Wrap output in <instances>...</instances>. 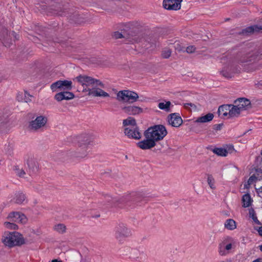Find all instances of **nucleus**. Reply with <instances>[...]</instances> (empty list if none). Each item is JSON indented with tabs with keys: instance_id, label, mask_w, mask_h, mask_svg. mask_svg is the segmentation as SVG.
<instances>
[{
	"instance_id": "c03bdc74",
	"label": "nucleus",
	"mask_w": 262,
	"mask_h": 262,
	"mask_svg": "<svg viewBox=\"0 0 262 262\" xmlns=\"http://www.w3.org/2000/svg\"><path fill=\"white\" fill-rule=\"evenodd\" d=\"M257 231L258 232L259 234L261 236H262V227H259Z\"/></svg>"
},
{
	"instance_id": "39448f33",
	"label": "nucleus",
	"mask_w": 262,
	"mask_h": 262,
	"mask_svg": "<svg viewBox=\"0 0 262 262\" xmlns=\"http://www.w3.org/2000/svg\"><path fill=\"white\" fill-rule=\"evenodd\" d=\"M138 94L132 91H120L117 94V99L120 102L127 103H133L138 101Z\"/></svg>"
},
{
	"instance_id": "f257e3e1",
	"label": "nucleus",
	"mask_w": 262,
	"mask_h": 262,
	"mask_svg": "<svg viewBox=\"0 0 262 262\" xmlns=\"http://www.w3.org/2000/svg\"><path fill=\"white\" fill-rule=\"evenodd\" d=\"M167 134L165 127L162 125H156L148 128L144 133L145 139L137 143L142 149H150L156 145L157 141L162 140Z\"/></svg>"
},
{
	"instance_id": "4c0bfd02",
	"label": "nucleus",
	"mask_w": 262,
	"mask_h": 262,
	"mask_svg": "<svg viewBox=\"0 0 262 262\" xmlns=\"http://www.w3.org/2000/svg\"><path fill=\"white\" fill-rule=\"evenodd\" d=\"M174 48L177 50L179 51H181L184 49V47L181 46L179 41H176L174 42Z\"/></svg>"
},
{
	"instance_id": "7ed1b4c3",
	"label": "nucleus",
	"mask_w": 262,
	"mask_h": 262,
	"mask_svg": "<svg viewBox=\"0 0 262 262\" xmlns=\"http://www.w3.org/2000/svg\"><path fill=\"white\" fill-rule=\"evenodd\" d=\"M71 139L75 142H77L78 145L80 147V150H83L81 153H79L76 156L80 158L86 157L89 152L88 146L91 145L92 142L93 137L89 135L84 134L73 137Z\"/></svg>"
},
{
	"instance_id": "a19ab883",
	"label": "nucleus",
	"mask_w": 262,
	"mask_h": 262,
	"mask_svg": "<svg viewBox=\"0 0 262 262\" xmlns=\"http://www.w3.org/2000/svg\"><path fill=\"white\" fill-rule=\"evenodd\" d=\"M16 173L20 177H23L25 174V171L23 169H19L16 170Z\"/></svg>"
},
{
	"instance_id": "b1692460",
	"label": "nucleus",
	"mask_w": 262,
	"mask_h": 262,
	"mask_svg": "<svg viewBox=\"0 0 262 262\" xmlns=\"http://www.w3.org/2000/svg\"><path fill=\"white\" fill-rule=\"evenodd\" d=\"M230 105L231 107H230L229 118H233L238 116L242 112L239 110L238 106H237L235 104H230Z\"/></svg>"
},
{
	"instance_id": "603ef678",
	"label": "nucleus",
	"mask_w": 262,
	"mask_h": 262,
	"mask_svg": "<svg viewBox=\"0 0 262 262\" xmlns=\"http://www.w3.org/2000/svg\"><path fill=\"white\" fill-rule=\"evenodd\" d=\"M2 79H3V78H2V77L0 75V82H1V81H2Z\"/></svg>"
},
{
	"instance_id": "6e6552de",
	"label": "nucleus",
	"mask_w": 262,
	"mask_h": 262,
	"mask_svg": "<svg viewBox=\"0 0 262 262\" xmlns=\"http://www.w3.org/2000/svg\"><path fill=\"white\" fill-rule=\"evenodd\" d=\"M53 92H64L70 91L72 88V82L70 80H58L51 85Z\"/></svg>"
},
{
	"instance_id": "7c9ffc66",
	"label": "nucleus",
	"mask_w": 262,
	"mask_h": 262,
	"mask_svg": "<svg viewBox=\"0 0 262 262\" xmlns=\"http://www.w3.org/2000/svg\"><path fill=\"white\" fill-rule=\"evenodd\" d=\"M249 216L251 217L253 221L257 225H260V222L257 219L255 212L253 209L250 208L249 210Z\"/></svg>"
},
{
	"instance_id": "58836bf2",
	"label": "nucleus",
	"mask_w": 262,
	"mask_h": 262,
	"mask_svg": "<svg viewBox=\"0 0 262 262\" xmlns=\"http://www.w3.org/2000/svg\"><path fill=\"white\" fill-rule=\"evenodd\" d=\"M195 51V48L193 46H189L187 47L186 49V51L188 53H193Z\"/></svg>"
},
{
	"instance_id": "de8ad7c7",
	"label": "nucleus",
	"mask_w": 262,
	"mask_h": 262,
	"mask_svg": "<svg viewBox=\"0 0 262 262\" xmlns=\"http://www.w3.org/2000/svg\"><path fill=\"white\" fill-rule=\"evenodd\" d=\"M52 262H62V261H58V260H56V259H54V260H53L52 261Z\"/></svg>"
},
{
	"instance_id": "79ce46f5",
	"label": "nucleus",
	"mask_w": 262,
	"mask_h": 262,
	"mask_svg": "<svg viewBox=\"0 0 262 262\" xmlns=\"http://www.w3.org/2000/svg\"><path fill=\"white\" fill-rule=\"evenodd\" d=\"M114 36L116 38H121L124 37V36L122 35V34L118 32H116L114 33Z\"/></svg>"
},
{
	"instance_id": "1a4fd4ad",
	"label": "nucleus",
	"mask_w": 262,
	"mask_h": 262,
	"mask_svg": "<svg viewBox=\"0 0 262 262\" xmlns=\"http://www.w3.org/2000/svg\"><path fill=\"white\" fill-rule=\"evenodd\" d=\"M48 121V118L43 115H39L29 123V128L31 130H37L45 126Z\"/></svg>"
},
{
	"instance_id": "49530a36",
	"label": "nucleus",
	"mask_w": 262,
	"mask_h": 262,
	"mask_svg": "<svg viewBox=\"0 0 262 262\" xmlns=\"http://www.w3.org/2000/svg\"><path fill=\"white\" fill-rule=\"evenodd\" d=\"M187 104V105H190V106H194V107H195L194 105V104H192V103H188V104Z\"/></svg>"
},
{
	"instance_id": "9b49d317",
	"label": "nucleus",
	"mask_w": 262,
	"mask_h": 262,
	"mask_svg": "<svg viewBox=\"0 0 262 262\" xmlns=\"http://www.w3.org/2000/svg\"><path fill=\"white\" fill-rule=\"evenodd\" d=\"M182 0H164L163 7L167 10H178L181 8Z\"/></svg>"
},
{
	"instance_id": "c9c22d12",
	"label": "nucleus",
	"mask_w": 262,
	"mask_h": 262,
	"mask_svg": "<svg viewBox=\"0 0 262 262\" xmlns=\"http://www.w3.org/2000/svg\"><path fill=\"white\" fill-rule=\"evenodd\" d=\"M257 180V178L255 175L251 176L248 180V184L250 185L256 182Z\"/></svg>"
},
{
	"instance_id": "ddd939ff",
	"label": "nucleus",
	"mask_w": 262,
	"mask_h": 262,
	"mask_svg": "<svg viewBox=\"0 0 262 262\" xmlns=\"http://www.w3.org/2000/svg\"><path fill=\"white\" fill-rule=\"evenodd\" d=\"M83 91L88 92L89 95H92L94 97H108L110 96L107 93L104 92L101 89L96 88V86H93L92 89L85 88L83 89Z\"/></svg>"
},
{
	"instance_id": "dca6fc26",
	"label": "nucleus",
	"mask_w": 262,
	"mask_h": 262,
	"mask_svg": "<svg viewBox=\"0 0 262 262\" xmlns=\"http://www.w3.org/2000/svg\"><path fill=\"white\" fill-rule=\"evenodd\" d=\"M8 219L12 222L25 224L27 221L26 216L20 212H11L8 216Z\"/></svg>"
},
{
	"instance_id": "8fccbe9b",
	"label": "nucleus",
	"mask_w": 262,
	"mask_h": 262,
	"mask_svg": "<svg viewBox=\"0 0 262 262\" xmlns=\"http://www.w3.org/2000/svg\"><path fill=\"white\" fill-rule=\"evenodd\" d=\"M259 249L261 251H262V245L259 246Z\"/></svg>"
},
{
	"instance_id": "9d476101",
	"label": "nucleus",
	"mask_w": 262,
	"mask_h": 262,
	"mask_svg": "<svg viewBox=\"0 0 262 262\" xmlns=\"http://www.w3.org/2000/svg\"><path fill=\"white\" fill-rule=\"evenodd\" d=\"M234 150V148L232 145H226L222 147H215L212 150L214 154L221 157H226L228 154H232Z\"/></svg>"
},
{
	"instance_id": "cd10ccee",
	"label": "nucleus",
	"mask_w": 262,
	"mask_h": 262,
	"mask_svg": "<svg viewBox=\"0 0 262 262\" xmlns=\"http://www.w3.org/2000/svg\"><path fill=\"white\" fill-rule=\"evenodd\" d=\"M54 229L58 233H63L66 232V227L64 224H58L54 226Z\"/></svg>"
},
{
	"instance_id": "09e8293b",
	"label": "nucleus",
	"mask_w": 262,
	"mask_h": 262,
	"mask_svg": "<svg viewBox=\"0 0 262 262\" xmlns=\"http://www.w3.org/2000/svg\"><path fill=\"white\" fill-rule=\"evenodd\" d=\"M259 192L262 193V186L259 189Z\"/></svg>"
},
{
	"instance_id": "a18cd8bd",
	"label": "nucleus",
	"mask_w": 262,
	"mask_h": 262,
	"mask_svg": "<svg viewBox=\"0 0 262 262\" xmlns=\"http://www.w3.org/2000/svg\"><path fill=\"white\" fill-rule=\"evenodd\" d=\"M262 261V259L261 258H257L255 260H254V261H253L252 262H261Z\"/></svg>"
},
{
	"instance_id": "5701e85b",
	"label": "nucleus",
	"mask_w": 262,
	"mask_h": 262,
	"mask_svg": "<svg viewBox=\"0 0 262 262\" xmlns=\"http://www.w3.org/2000/svg\"><path fill=\"white\" fill-rule=\"evenodd\" d=\"M242 201L243 203L242 206L244 208L250 207L253 202L250 195L248 193L245 194L243 196Z\"/></svg>"
},
{
	"instance_id": "f03ea898",
	"label": "nucleus",
	"mask_w": 262,
	"mask_h": 262,
	"mask_svg": "<svg viewBox=\"0 0 262 262\" xmlns=\"http://www.w3.org/2000/svg\"><path fill=\"white\" fill-rule=\"evenodd\" d=\"M1 241L5 246L9 248L26 244V240L23 235L17 232H5Z\"/></svg>"
},
{
	"instance_id": "393cba45",
	"label": "nucleus",
	"mask_w": 262,
	"mask_h": 262,
	"mask_svg": "<svg viewBox=\"0 0 262 262\" xmlns=\"http://www.w3.org/2000/svg\"><path fill=\"white\" fill-rule=\"evenodd\" d=\"M123 125L126 127L137 126L136 120L130 117H128L127 119L123 120Z\"/></svg>"
},
{
	"instance_id": "473e14b6",
	"label": "nucleus",
	"mask_w": 262,
	"mask_h": 262,
	"mask_svg": "<svg viewBox=\"0 0 262 262\" xmlns=\"http://www.w3.org/2000/svg\"><path fill=\"white\" fill-rule=\"evenodd\" d=\"M171 54V51L169 49H165L163 50L162 53V56L164 58H169Z\"/></svg>"
},
{
	"instance_id": "72a5a7b5",
	"label": "nucleus",
	"mask_w": 262,
	"mask_h": 262,
	"mask_svg": "<svg viewBox=\"0 0 262 262\" xmlns=\"http://www.w3.org/2000/svg\"><path fill=\"white\" fill-rule=\"evenodd\" d=\"M256 55H255V53H249L247 55V59L245 61H251L254 60L256 58Z\"/></svg>"
},
{
	"instance_id": "f3484780",
	"label": "nucleus",
	"mask_w": 262,
	"mask_h": 262,
	"mask_svg": "<svg viewBox=\"0 0 262 262\" xmlns=\"http://www.w3.org/2000/svg\"><path fill=\"white\" fill-rule=\"evenodd\" d=\"M74 94L73 93L68 92H60L55 95L54 98L58 101L63 100H71L74 98Z\"/></svg>"
},
{
	"instance_id": "2f4dec72",
	"label": "nucleus",
	"mask_w": 262,
	"mask_h": 262,
	"mask_svg": "<svg viewBox=\"0 0 262 262\" xmlns=\"http://www.w3.org/2000/svg\"><path fill=\"white\" fill-rule=\"evenodd\" d=\"M28 167L33 173L37 170V165L34 161H31L29 162Z\"/></svg>"
},
{
	"instance_id": "37998d69",
	"label": "nucleus",
	"mask_w": 262,
	"mask_h": 262,
	"mask_svg": "<svg viewBox=\"0 0 262 262\" xmlns=\"http://www.w3.org/2000/svg\"><path fill=\"white\" fill-rule=\"evenodd\" d=\"M8 35V31L5 30L4 32V34L2 35H0V39L1 40H4L5 38V35Z\"/></svg>"
},
{
	"instance_id": "ea45409f",
	"label": "nucleus",
	"mask_w": 262,
	"mask_h": 262,
	"mask_svg": "<svg viewBox=\"0 0 262 262\" xmlns=\"http://www.w3.org/2000/svg\"><path fill=\"white\" fill-rule=\"evenodd\" d=\"M24 93H18L16 96V99L19 101H24Z\"/></svg>"
},
{
	"instance_id": "423d86ee",
	"label": "nucleus",
	"mask_w": 262,
	"mask_h": 262,
	"mask_svg": "<svg viewBox=\"0 0 262 262\" xmlns=\"http://www.w3.org/2000/svg\"><path fill=\"white\" fill-rule=\"evenodd\" d=\"M114 231L115 237L119 241H123L132 235L130 229L123 223L117 225L114 228Z\"/></svg>"
},
{
	"instance_id": "6ab92c4d",
	"label": "nucleus",
	"mask_w": 262,
	"mask_h": 262,
	"mask_svg": "<svg viewBox=\"0 0 262 262\" xmlns=\"http://www.w3.org/2000/svg\"><path fill=\"white\" fill-rule=\"evenodd\" d=\"M230 104H225L220 106L218 109L219 115L222 117L229 118L230 116Z\"/></svg>"
},
{
	"instance_id": "aec40b11",
	"label": "nucleus",
	"mask_w": 262,
	"mask_h": 262,
	"mask_svg": "<svg viewBox=\"0 0 262 262\" xmlns=\"http://www.w3.org/2000/svg\"><path fill=\"white\" fill-rule=\"evenodd\" d=\"M158 106L160 110L165 111L167 112H170L171 111L170 108L172 106V105L169 101H163L159 102Z\"/></svg>"
},
{
	"instance_id": "4468645a",
	"label": "nucleus",
	"mask_w": 262,
	"mask_h": 262,
	"mask_svg": "<svg viewBox=\"0 0 262 262\" xmlns=\"http://www.w3.org/2000/svg\"><path fill=\"white\" fill-rule=\"evenodd\" d=\"M169 124L173 127H179L182 123L183 120L178 113H173L168 117Z\"/></svg>"
},
{
	"instance_id": "f704fd0d",
	"label": "nucleus",
	"mask_w": 262,
	"mask_h": 262,
	"mask_svg": "<svg viewBox=\"0 0 262 262\" xmlns=\"http://www.w3.org/2000/svg\"><path fill=\"white\" fill-rule=\"evenodd\" d=\"M24 102L28 103L31 101V98L32 96L28 92L25 91L24 93Z\"/></svg>"
},
{
	"instance_id": "a878e982",
	"label": "nucleus",
	"mask_w": 262,
	"mask_h": 262,
	"mask_svg": "<svg viewBox=\"0 0 262 262\" xmlns=\"http://www.w3.org/2000/svg\"><path fill=\"white\" fill-rule=\"evenodd\" d=\"M14 198V202L17 204L23 203L26 200V196L24 194L21 192H18L15 193Z\"/></svg>"
},
{
	"instance_id": "e433bc0d",
	"label": "nucleus",
	"mask_w": 262,
	"mask_h": 262,
	"mask_svg": "<svg viewBox=\"0 0 262 262\" xmlns=\"http://www.w3.org/2000/svg\"><path fill=\"white\" fill-rule=\"evenodd\" d=\"M132 253L136 255V256H132V258L135 259L136 260L139 259L140 258V256L142 254L139 251L135 249L132 250Z\"/></svg>"
},
{
	"instance_id": "2eb2a0df",
	"label": "nucleus",
	"mask_w": 262,
	"mask_h": 262,
	"mask_svg": "<svg viewBox=\"0 0 262 262\" xmlns=\"http://www.w3.org/2000/svg\"><path fill=\"white\" fill-rule=\"evenodd\" d=\"M124 134L128 137L135 139H139L141 137V133L137 126L126 127L124 129Z\"/></svg>"
},
{
	"instance_id": "20e7f679",
	"label": "nucleus",
	"mask_w": 262,
	"mask_h": 262,
	"mask_svg": "<svg viewBox=\"0 0 262 262\" xmlns=\"http://www.w3.org/2000/svg\"><path fill=\"white\" fill-rule=\"evenodd\" d=\"M235 247V240L231 236H226L219 245V253L221 256H225L232 248H234Z\"/></svg>"
},
{
	"instance_id": "c756f323",
	"label": "nucleus",
	"mask_w": 262,
	"mask_h": 262,
	"mask_svg": "<svg viewBox=\"0 0 262 262\" xmlns=\"http://www.w3.org/2000/svg\"><path fill=\"white\" fill-rule=\"evenodd\" d=\"M10 220L9 222H5L4 223V226L7 229L16 230L18 229V226L15 224L11 223Z\"/></svg>"
},
{
	"instance_id": "a211bd4d",
	"label": "nucleus",
	"mask_w": 262,
	"mask_h": 262,
	"mask_svg": "<svg viewBox=\"0 0 262 262\" xmlns=\"http://www.w3.org/2000/svg\"><path fill=\"white\" fill-rule=\"evenodd\" d=\"M234 103L241 112L247 110L250 105V101L243 98L235 100Z\"/></svg>"
},
{
	"instance_id": "c85d7f7f",
	"label": "nucleus",
	"mask_w": 262,
	"mask_h": 262,
	"mask_svg": "<svg viewBox=\"0 0 262 262\" xmlns=\"http://www.w3.org/2000/svg\"><path fill=\"white\" fill-rule=\"evenodd\" d=\"M207 183L211 189H215V188H216L215 185V181L214 178L213 177V176L212 175H211V174L208 175Z\"/></svg>"
},
{
	"instance_id": "3c124183",
	"label": "nucleus",
	"mask_w": 262,
	"mask_h": 262,
	"mask_svg": "<svg viewBox=\"0 0 262 262\" xmlns=\"http://www.w3.org/2000/svg\"><path fill=\"white\" fill-rule=\"evenodd\" d=\"M13 34L15 38H16V34H15V32H13Z\"/></svg>"
},
{
	"instance_id": "bb28decb",
	"label": "nucleus",
	"mask_w": 262,
	"mask_h": 262,
	"mask_svg": "<svg viewBox=\"0 0 262 262\" xmlns=\"http://www.w3.org/2000/svg\"><path fill=\"white\" fill-rule=\"evenodd\" d=\"M260 30H262V28L258 26H253L246 28L244 30V33H253L255 32H258Z\"/></svg>"
},
{
	"instance_id": "f8f14e48",
	"label": "nucleus",
	"mask_w": 262,
	"mask_h": 262,
	"mask_svg": "<svg viewBox=\"0 0 262 262\" xmlns=\"http://www.w3.org/2000/svg\"><path fill=\"white\" fill-rule=\"evenodd\" d=\"M124 113L128 115H138L143 113V108L136 105H127L122 107Z\"/></svg>"
},
{
	"instance_id": "4be33fe9",
	"label": "nucleus",
	"mask_w": 262,
	"mask_h": 262,
	"mask_svg": "<svg viewBox=\"0 0 262 262\" xmlns=\"http://www.w3.org/2000/svg\"><path fill=\"white\" fill-rule=\"evenodd\" d=\"M236 223L233 219H227L224 223V227L229 230H233L236 228Z\"/></svg>"
},
{
	"instance_id": "0eeeda50",
	"label": "nucleus",
	"mask_w": 262,
	"mask_h": 262,
	"mask_svg": "<svg viewBox=\"0 0 262 262\" xmlns=\"http://www.w3.org/2000/svg\"><path fill=\"white\" fill-rule=\"evenodd\" d=\"M75 79L83 86L84 89H87L86 88L89 86H103V84L99 80L86 75H80L76 77Z\"/></svg>"
},
{
	"instance_id": "412c9836",
	"label": "nucleus",
	"mask_w": 262,
	"mask_h": 262,
	"mask_svg": "<svg viewBox=\"0 0 262 262\" xmlns=\"http://www.w3.org/2000/svg\"><path fill=\"white\" fill-rule=\"evenodd\" d=\"M213 117L214 116L213 114L208 113L205 116L198 118L195 122L198 123H207L211 121Z\"/></svg>"
}]
</instances>
